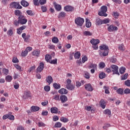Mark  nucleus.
<instances>
[{
  "label": "nucleus",
  "instance_id": "nucleus-41",
  "mask_svg": "<svg viewBox=\"0 0 130 130\" xmlns=\"http://www.w3.org/2000/svg\"><path fill=\"white\" fill-rule=\"evenodd\" d=\"M84 35H85V36H92V34L89 31H85L84 32Z\"/></svg>",
  "mask_w": 130,
  "mask_h": 130
},
{
  "label": "nucleus",
  "instance_id": "nucleus-16",
  "mask_svg": "<svg viewBox=\"0 0 130 130\" xmlns=\"http://www.w3.org/2000/svg\"><path fill=\"white\" fill-rule=\"evenodd\" d=\"M100 49H101V50H109L108 46L106 45H102V46H100Z\"/></svg>",
  "mask_w": 130,
  "mask_h": 130
},
{
  "label": "nucleus",
  "instance_id": "nucleus-51",
  "mask_svg": "<svg viewBox=\"0 0 130 130\" xmlns=\"http://www.w3.org/2000/svg\"><path fill=\"white\" fill-rule=\"evenodd\" d=\"M49 62L53 64H56V63H57V59H55L52 60H51Z\"/></svg>",
  "mask_w": 130,
  "mask_h": 130
},
{
  "label": "nucleus",
  "instance_id": "nucleus-36",
  "mask_svg": "<svg viewBox=\"0 0 130 130\" xmlns=\"http://www.w3.org/2000/svg\"><path fill=\"white\" fill-rule=\"evenodd\" d=\"M13 80V77H12L11 76L8 75L6 76V81L7 82H11Z\"/></svg>",
  "mask_w": 130,
  "mask_h": 130
},
{
  "label": "nucleus",
  "instance_id": "nucleus-56",
  "mask_svg": "<svg viewBox=\"0 0 130 130\" xmlns=\"http://www.w3.org/2000/svg\"><path fill=\"white\" fill-rule=\"evenodd\" d=\"M28 54V51L27 50H25L24 51L21 53V56H26Z\"/></svg>",
  "mask_w": 130,
  "mask_h": 130
},
{
  "label": "nucleus",
  "instance_id": "nucleus-9",
  "mask_svg": "<svg viewBox=\"0 0 130 130\" xmlns=\"http://www.w3.org/2000/svg\"><path fill=\"white\" fill-rule=\"evenodd\" d=\"M85 88L87 91H88L89 92H92V91L94 90V88L92 87L91 84L89 83L85 85Z\"/></svg>",
  "mask_w": 130,
  "mask_h": 130
},
{
  "label": "nucleus",
  "instance_id": "nucleus-27",
  "mask_svg": "<svg viewBox=\"0 0 130 130\" xmlns=\"http://www.w3.org/2000/svg\"><path fill=\"white\" fill-rule=\"evenodd\" d=\"M66 88L68 90H74V89H75V86H74V85H72V84H67L66 85Z\"/></svg>",
  "mask_w": 130,
  "mask_h": 130
},
{
  "label": "nucleus",
  "instance_id": "nucleus-3",
  "mask_svg": "<svg viewBox=\"0 0 130 130\" xmlns=\"http://www.w3.org/2000/svg\"><path fill=\"white\" fill-rule=\"evenodd\" d=\"M18 20H19V22L21 25H25V24L28 22V20L25 18L24 15H20L18 17Z\"/></svg>",
  "mask_w": 130,
  "mask_h": 130
},
{
  "label": "nucleus",
  "instance_id": "nucleus-60",
  "mask_svg": "<svg viewBox=\"0 0 130 130\" xmlns=\"http://www.w3.org/2000/svg\"><path fill=\"white\" fill-rule=\"evenodd\" d=\"M12 61L14 63H17V62H19V59H18V58H17V57H14L13 58Z\"/></svg>",
  "mask_w": 130,
  "mask_h": 130
},
{
  "label": "nucleus",
  "instance_id": "nucleus-62",
  "mask_svg": "<svg viewBox=\"0 0 130 130\" xmlns=\"http://www.w3.org/2000/svg\"><path fill=\"white\" fill-rule=\"evenodd\" d=\"M14 25H15V26H16L17 27H18L19 26V24H20V22H19V20H15L14 21Z\"/></svg>",
  "mask_w": 130,
  "mask_h": 130
},
{
  "label": "nucleus",
  "instance_id": "nucleus-18",
  "mask_svg": "<svg viewBox=\"0 0 130 130\" xmlns=\"http://www.w3.org/2000/svg\"><path fill=\"white\" fill-rule=\"evenodd\" d=\"M100 106L103 108V109H105L106 107V105L105 104V101L103 99H102L100 102Z\"/></svg>",
  "mask_w": 130,
  "mask_h": 130
},
{
  "label": "nucleus",
  "instance_id": "nucleus-39",
  "mask_svg": "<svg viewBox=\"0 0 130 130\" xmlns=\"http://www.w3.org/2000/svg\"><path fill=\"white\" fill-rule=\"evenodd\" d=\"M104 89H105V93L106 94H109V93H110V92H109V87H107L106 86H104Z\"/></svg>",
  "mask_w": 130,
  "mask_h": 130
},
{
  "label": "nucleus",
  "instance_id": "nucleus-59",
  "mask_svg": "<svg viewBox=\"0 0 130 130\" xmlns=\"http://www.w3.org/2000/svg\"><path fill=\"white\" fill-rule=\"evenodd\" d=\"M124 84L125 86H127V87H130V80H127L124 82Z\"/></svg>",
  "mask_w": 130,
  "mask_h": 130
},
{
  "label": "nucleus",
  "instance_id": "nucleus-52",
  "mask_svg": "<svg viewBox=\"0 0 130 130\" xmlns=\"http://www.w3.org/2000/svg\"><path fill=\"white\" fill-rule=\"evenodd\" d=\"M7 35L8 36H12L13 35V30L12 29H9L7 31Z\"/></svg>",
  "mask_w": 130,
  "mask_h": 130
},
{
  "label": "nucleus",
  "instance_id": "nucleus-5",
  "mask_svg": "<svg viewBox=\"0 0 130 130\" xmlns=\"http://www.w3.org/2000/svg\"><path fill=\"white\" fill-rule=\"evenodd\" d=\"M111 69L113 74L118 75L119 76V73L118 72V67L116 65H112Z\"/></svg>",
  "mask_w": 130,
  "mask_h": 130
},
{
  "label": "nucleus",
  "instance_id": "nucleus-54",
  "mask_svg": "<svg viewBox=\"0 0 130 130\" xmlns=\"http://www.w3.org/2000/svg\"><path fill=\"white\" fill-rule=\"evenodd\" d=\"M128 76V74L126 73L124 75L121 76V80H126L127 79V76Z\"/></svg>",
  "mask_w": 130,
  "mask_h": 130
},
{
  "label": "nucleus",
  "instance_id": "nucleus-57",
  "mask_svg": "<svg viewBox=\"0 0 130 130\" xmlns=\"http://www.w3.org/2000/svg\"><path fill=\"white\" fill-rule=\"evenodd\" d=\"M55 127H61V123L57 122L55 124Z\"/></svg>",
  "mask_w": 130,
  "mask_h": 130
},
{
  "label": "nucleus",
  "instance_id": "nucleus-26",
  "mask_svg": "<svg viewBox=\"0 0 130 130\" xmlns=\"http://www.w3.org/2000/svg\"><path fill=\"white\" fill-rule=\"evenodd\" d=\"M59 41V40H58V38L56 37H54L52 39V42L53 43H55V44L58 43Z\"/></svg>",
  "mask_w": 130,
  "mask_h": 130
},
{
  "label": "nucleus",
  "instance_id": "nucleus-46",
  "mask_svg": "<svg viewBox=\"0 0 130 130\" xmlns=\"http://www.w3.org/2000/svg\"><path fill=\"white\" fill-rule=\"evenodd\" d=\"M3 73L4 75H5V76H7V75H8V74H9V70H8L6 68H4L3 69Z\"/></svg>",
  "mask_w": 130,
  "mask_h": 130
},
{
  "label": "nucleus",
  "instance_id": "nucleus-21",
  "mask_svg": "<svg viewBox=\"0 0 130 130\" xmlns=\"http://www.w3.org/2000/svg\"><path fill=\"white\" fill-rule=\"evenodd\" d=\"M20 4L22 6H23V7H28V6H29V3L25 0L21 1V2H20Z\"/></svg>",
  "mask_w": 130,
  "mask_h": 130
},
{
  "label": "nucleus",
  "instance_id": "nucleus-24",
  "mask_svg": "<svg viewBox=\"0 0 130 130\" xmlns=\"http://www.w3.org/2000/svg\"><path fill=\"white\" fill-rule=\"evenodd\" d=\"M45 60H46L47 61V62H50V61L51 60V58H52L51 55H49V54H47L45 56Z\"/></svg>",
  "mask_w": 130,
  "mask_h": 130
},
{
  "label": "nucleus",
  "instance_id": "nucleus-30",
  "mask_svg": "<svg viewBox=\"0 0 130 130\" xmlns=\"http://www.w3.org/2000/svg\"><path fill=\"white\" fill-rule=\"evenodd\" d=\"M117 93L119 95H123V89L120 88L116 90Z\"/></svg>",
  "mask_w": 130,
  "mask_h": 130
},
{
  "label": "nucleus",
  "instance_id": "nucleus-63",
  "mask_svg": "<svg viewBox=\"0 0 130 130\" xmlns=\"http://www.w3.org/2000/svg\"><path fill=\"white\" fill-rule=\"evenodd\" d=\"M124 94H130V89L129 88H126L124 91Z\"/></svg>",
  "mask_w": 130,
  "mask_h": 130
},
{
  "label": "nucleus",
  "instance_id": "nucleus-20",
  "mask_svg": "<svg viewBox=\"0 0 130 130\" xmlns=\"http://www.w3.org/2000/svg\"><path fill=\"white\" fill-rule=\"evenodd\" d=\"M58 92L60 94H68V90L64 88H61L58 90Z\"/></svg>",
  "mask_w": 130,
  "mask_h": 130
},
{
  "label": "nucleus",
  "instance_id": "nucleus-4",
  "mask_svg": "<svg viewBox=\"0 0 130 130\" xmlns=\"http://www.w3.org/2000/svg\"><path fill=\"white\" fill-rule=\"evenodd\" d=\"M117 30H118V28L114 25H111L108 27V31L109 32H115Z\"/></svg>",
  "mask_w": 130,
  "mask_h": 130
},
{
  "label": "nucleus",
  "instance_id": "nucleus-11",
  "mask_svg": "<svg viewBox=\"0 0 130 130\" xmlns=\"http://www.w3.org/2000/svg\"><path fill=\"white\" fill-rule=\"evenodd\" d=\"M46 81L47 83L49 84V85H50V84L53 82V79L51 76H49L46 78Z\"/></svg>",
  "mask_w": 130,
  "mask_h": 130
},
{
  "label": "nucleus",
  "instance_id": "nucleus-34",
  "mask_svg": "<svg viewBox=\"0 0 130 130\" xmlns=\"http://www.w3.org/2000/svg\"><path fill=\"white\" fill-rule=\"evenodd\" d=\"M22 37L24 39L25 42H28V38H27V36L26 33H23L22 34Z\"/></svg>",
  "mask_w": 130,
  "mask_h": 130
},
{
  "label": "nucleus",
  "instance_id": "nucleus-50",
  "mask_svg": "<svg viewBox=\"0 0 130 130\" xmlns=\"http://www.w3.org/2000/svg\"><path fill=\"white\" fill-rule=\"evenodd\" d=\"M35 69H36V67H35V66H34L31 67H30L27 71V72L28 73H30L32 72V71H34V70H35Z\"/></svg>",
  "mask_w": 130,
  "mask_h": 130
},
{
  "label": "nucleus",
  "instance_id": "nucleus-45",
  "mask_svg": "<svg viewBox=\"0 0 130 130\" xmlns=\"http://www.w3.org/2000/svg\"><path fill=\"white\" fill-rule=\"evenodd\" d=\"M99 66L100 68V69H104V68H105V63L103 62H101L99 63Z\"/></svg>",
  "mask_w": 130,
  "mask_h": 130
},
{
  "label": "nucleus",
  "instance_id": "nucleus-31",
  "mask_svg": "<svg viewBox=\"0 0 130 130\" xmlns=\"http://www.w3.org/2000/svg\"><path fill=\"white\" fill-rule=\"evenodd\" d=\"M81 56V53L80 52H76L74 54V57L76 59H79L80 58V57Z\"/></svg>",
  "mask_w": 130,
  "mask_h": 130
},
{
  "label": "nucleus",
  "instance_id": "nucleus-7",
  "mask_svg": "<svg viewBox=\"0 0 130 130\" xmlns=\"http://www.w3.org/2000/svg\"><path fill=\"white\" fill-rule=\"evenodd\" d=\"M25 29H26V26L25 25L22 26L19 28H17V34H18L19 35H21V34L23 33V30H25Z\"/></svg>",
  "mask_w": 130,
  "mask_h": 130
},
{
  "label": "nucleus",
  "instance_id": "nucleus-6",
  "mask_svg": "<svg viewBox=\"0 0 130 130\" xmlns=\"http://www.w3.org/2000/svg\"><path fill=\"white\" fill-rule=\"evenodd\" d=\"M44 69V63L43 62L40 63L39 66L37 68V73H41Z\"/></svg>",
  "mask_w": 130,
  "mask_h": 130
},
{
  "label": "nucleus",
  "instance_id": "nucleus-55",
  "mask_svg": "<svg viewBox=\"0 0 130 130\" xmlns=\"http://www.w3.org/2000/svg\"><path fill=\"white\" fill-rule=\"evenodd\" d=\"M44 90L46 92H49V91H50V87L48 85L44 87Z\"/></svg>",
  "mask_w": 130,
  "mask_h": 130
},
{
  "label": "nucleus",
  "instance_id": "nucleus-17",
  "mask_svg": "<svg viewBox=\"0 0 130 130\" xmlns=\"http://www.w3.org/2000/svg\"><path fill=\"white\" fill-rule=\"evenodd\" d=\"M66 16H67V13L66 12L62 11L59 13L58 18H66Z\"/></svg>",
  "mask_w": 130,
  "mask_h": 130
},
{
  "label": "nucleus",
  "instance_id": "nucleus-64",
  "mask_svg": "<svg viewBox=\"0 0 130 130\" xmlns=\"http://www.w3.org/2000/svg\"><path fill=\"white\" fill-rule=\"evenodd\" d=\"M17 130H25V128H24V127L20 125L17 126Z\"/></svg>",
  "mask_w": 130,
  "mask_h": 130
},
{
  "label": "nucleus",
  "instance_id": "nucleus-32",
  "mask_svg": "<svg viewBox=\"0 0 130 130\" xmlns=\"http://www.w3.org/2000/svg\"><path fill=\"white\" fill-rule=\"evenodd\" d=\"M54 89H58L60 88V84L56 83H54L53 85Z\"/></svg>",
  "mask_w": 130,
  "mask_h": 130
},
{
  "label": "nucleus",
  "instance_id": "nucleus-13",
  "mask_svg": "<svg viewBox=\"0 0 130 130\" xmlns=\"http://www.w3.org/2000/svg\"><path fill=\"white\" fill-rule=\"evenodd\" d=\"M60 100H61L62 103H65L68 101V97L66 95H61L60 96Z\"/></svg>",
  "mask_w": 130,
  "mask_h": 130
},
{
  "label": "nucleus",
  "instance_id": "nucleus-2",
  "mask_svg": "<svg viewBox=\"0 0 130 130\" xmlns=\"http://www.w3.org/2000/svg\"><path fill=\"white\" fill-rule=\"evenodd\" d=\"M75 24H76L77 26H79L81 27L83 26V24H84L85 20L84 19V18H82L81 17H78L75 19Z\"/></svg>",
  "mask_w": 130,
  "mask_h": 130
},
{
  "label": "nucleus",
  "instance_id": "nucleus-33",
  "mask_svg": "<svg viewBox=\"0 0 130 130\" xmlns=\"http://www.w3.org/2000/svg\"><path fill=\"white\" fill-rule=\"evenodd\" d=\"M106 76V75L105 74V73H104V72H102L99 74V77L100 78V79H104Z\"/></svg>",
  "mask_w": 130,
  "mask_h": 130
},
{
  "label": "nucleus",
  "instance_id": "nucleus-44",
  "mask_svg": "<svg viewBox=\"0 0 130 130\" xmlns=\"http://www.w3.org/2000/svg\"><path fill=\"white\" fill-rule=\"evenodd\" d=\"M60 121H62V122H68V121H69V119H68L64 117H62L60 118Z\"/></svg>",
  "mask_w": 130,
  "mask_h": 130
},
{
  "label": "nucleus",
  "instance_id": "nucleus-53",
  "mask_svg": "<svg viewBox=\"0 0 130 130\" xmlns=\"http://www.w3.org/2000/svg\"><path fill=\"white\" fill-rule=\"evenodd\" d=\"M8 119H10V120H14V119H15V116L13 115L8 114Z\"/></svg>",
  "mask_w": 130,
  "mask_h": 130
},
{
  "label": "nucleus",
  "instance_id": "nucleus-35",
  "mask_svg": "<svg viewBox=\"0 0 130 130\" xmlns=\"http://www.w3.org/2000/svg\"><path fill=\"white\" fill-rule=\"evenodd\" d=\"M33 55L35 56H39V54H40V50H35L32 52Z\"/></svg>",
  "mask_w": 130,
  "mask_h": 130
},
{
  "label": "nucleus",
  "instance_id": "nucleus-48",
  "mask_svg": "<svg viewBox=\"0 0 130 130\" xmlns=\"http://www.w3.org/2000/svg\"><path fill=\"white\" fill-rule=\"evenodd\" d=\"M118 48L119 50H122V51H123V50H124V45H123V44L120 45Z\"/></svg>",
  "mask_w": 130,
  "mask_h": 130
},
{
  "label": "nucleus",
  "instance_id": "nucleus-10",
  "mask_svg": "<svg viewBox=\"0 0 130 130\" xmlns=\"http://www.w3.org/2000/svg\"><path fill=\"white\" fill-rule=\"evenodd\" d=\"M90 43H91L92 45H98L99 43H100V41H99L98 39H92L90 41Z\"/></svg>",
  "mask_w": 130,
  "mask_h": 130
},
{
  "label": "nucleus",
  "instance_id": "nucleus-38",
  "mask_svg": "<svg viewBox=\"0 0 130 130\" xmlns=\"http://www.w3.org/2000/svg\"><path fill=\"white\" fill-rule=\"evenodd\" d=\"M104 114L110 116L111 115V111H110L109 109H106L104 111Z\"/></svg>",
  "mask_w": 130,
  "mask_h": 130
},
{
  "label": "nucleus",
  "instance_id": "nucleus-42",
  "mask_svg": "<svg viewBox=\"0 0 130 130\" xmlns=\"http://www.w3.org/2000/svg\"><path fill=\"white\" fill-rule=\"evenodd\" d=\"M41 10L43 13H45L46 12H47V7L45 6H42L41 7Z\"/></svg>",
  "mask_w": 130,
  "mask_h": 130
},
{
  "label": "nucleus",
  "instance_id": "nucleus-37",
  "mask_svg": "<svg viewBox=\"0 0 130 130\" xmlns=\"http://www.w3.org/2000/svg\"><path fill=\"white\" fill-rule=\"evenodd\" d=\"M89 69H97V64H94V63H91L89 66Z\"/></svg>",
  "mask_w": 130,
  "mask_h": 130
},
{
  "label": "nucleus",
  "instance_id": "nucleus-14",
  "mask_svg": "<svg viewBox=\"0 0 130 130\" xmlns=\"http://www.w3.org/2000/svg\"><path fill=\"white\" fill-rule=\"evenodd\" d=\"M109 52V50H104V52L100 51V55L101 56H107V55H108Z\"/></svg>",
  "mask_w": 130,
  "mask_h": 130
},
{
  "label": "nucleus",
  "instance_id": "nucleus-15",
  "mask_svg": "<svg viewBox=\"0 0 130 130\" xmlns=\"http://www.w3.org/2000/svg\"><path fill=\"white\" fill-rule=\"evenodd\" d=\"M30 96V91H25L23 95V99H27V98H29Z\"/></svg>",
  "mask_w": 130,
  "mask_h": 130
},
{
  "label": "nucleus",
  "instance_id": "nucleus-29",
  "mask_svg": "<svg viewBox=\"0 0 130 130\" xmlns=\"http://www.w3.org/2000/svg\"><path fill=\"white\" fill-rule=\"evenodd\" d=\"M17 3L18 2H12L10 4V6L11 8L16 9V8H17Z\"/></svg>",
  "mask_w": 130,
  "mask_h": 130
},
{
  "label": "nucleus",
  "instance_id": "nucleus-25",
  "mask_svg": "<svg viewBox=\"0 0 130 130\" xmlns=\"http://www.w3.org/2000/svg\"><path fill=\"white\" fill-rule=\"evenodd\" d=\"M58 112V109L56 107H53L51 108V113L56 114Z\"/></svg>",
  "mask_w": 130,
  "mask_h": 130
},
{
  "label": "nucleus",
  "instance_id": "nucleus-28",
  "mask_svg": "<svg viewBox=\"0 0 130 130\" xmlns=\"http://www.w3.org/2000/svg\"><path fill=\"white\" fill-rule=\"evenodd\" d=\"M14 14L17 17H20V16H23V15H22V12H21V11L20 10H15L14 11Z\"/></svg>",
  "mask_w": 130,
  "mask_h": 130
},
{
  "label": "nucleus",
  "instance_id": "nucleus-43",
  "mask_svg": "<svg viewBox=\"0 0 130 130\" xmlns=\"http://www.w3.org/2000/svg\"><path fill=\"white\" fill-rule=\"evenodd\" d=\"M45 125V124L43 123V122L40 121L38 123V126H39V127H44Z\"/></svg>",
  "mask_w": 130,
  "mask_h": 130
},
{
  "label": "nucleus",
  "instance_id": "nucleus-49",
  "mask_svg": "<svg viewBox=\"0 0 130 130\" xmlns=\"http://www.w3.org/2000/svg\"><path fill=\"white\" fill-rule=\"evenodd\" d=\"M109 18H106L102 20L103 24H107L108 23H109Z\"/></svg>",
  "mask_w": 130,
  "mask_h": 130
},
{
  "label": "nucleus",
  "instance_id": "nucleus-61",
  "mask_svg": "<svg viewBox=\"0 0 130 130\" xmlns=\"http://www.w3.org/2000/svg\"><path fill=\"white\" fill-rule=\"evenodd\" d=\"M47 0H39L40 5H45L46 4Z\"/></svg>",
  "mask_w": 130,
  "mask_h": 130
},
{
  "label": "nucleus",
  "instance_id": "nucleus-40",
  "mask_svg": "<svg viewBox=\"0 0 130 130\" xmlns=\"http://www.w3.org/2000/svg\"><path fill=\"white\" fill-rule=\"evenodd\" d=\"M119 72L120 74H124V73L125 72V68H123V67L120 68L119 69Z\"/></svg>",
  "mask_w": 130,
  "mask_h": 130
},
{
  "label": "nucleus",
  "instance_id": "nucleus-23",
  "mask_svg": "<svg viewBox=\"0 0 130 130\" xmlns=\"http://www.w3.org/2000/svg\"><path fill=\"white\" fill-rule=\"evenodd\" d=\"M92 26V24L91 23V22H90V20H89V19L86 18V28H90Z\"/></svg>",
  "mask_w": 130,
  "mask_h": 130
},
{
  "label": "nucleus",
  "instance_id": "nucleus-19",
  "mask_svg": "<svg viewBox=\"0 0 130 130\" xmlns=\"http://www.w3.org/2000/svg\"><path fill=\"white\" fill-rule=\"evenodd\" d=\"M102 24H103L102 20H101L99 18H97L95 21V24L98 25V26H100V25H102Z\"/></svg>",
  "mask_w": 130,
  "mask_h": 130
},
{
  "label": "nucleus",
  "instance_id": "nucleus-8",
  "mask_svg": "<svg viewBox=\"0 0 130 130\" xmlns=\"http://www.w3.org/2000/svg\"><path fill=\"white\" fill-rule=\"evenodd\" d=\"M64 10L66 12H73L75 8L71 6H66L64 7Z\"/></svg>",
  "mask_w": 130,
  "mask_h": 130
},
{
  "label": "nucleus",
  "instance_id": "nucleus-12",
  "mask_svg": "<svg viewBox=\"0 0 130 130\" xmlns=\"http://www.w3.org/2000/svg\"><path fill=\"white\" fill-rule=\"evenodd\" d=\"M54 8L55 9V10H56V11H60L61 10V6H60V5H58L56 3L54 2L53 3Z\"/></svg>",
  "mask_w": 130,
  "mask_h": 130
},
{
  "label": "nucleus",
  "instance_id": "nucleus-1",
  "mask_svg": "<svg viewBox=\"0 0 130 130\" xmlns=\"http://www.w3.org/2000/svg\"><path fill=\"white\" fill-rule=\"evenodd\" d=\"M101 11L99 12V15L102 17H107V6H103L101 7Z\"/></svg>",
  "mask_w": 130,
  "mask_h": 130
},
{
  "label": "nucleus",
  "instance_id": "nucleus-22",
  "mask_svg": "<svg viewBox=\"0 0 130 130\" xmlns=\"http://www.w3.org/2000/svg\"><path fill=\"white\" fill-rule=\"evenodd\" d=\"M39 109H40L39 107L32 106L31 107V111H32V112H35L36 111H38L39 110Z\"/></svg>",
  "mask_w": 130,
  "mask_h": 130
},
{
  "label": "nucleus",
  "instance_id": "nucleus-47",
  "mask_svg": "<svg viewBox=\"0 0 130 130\" xmlns=\"http://www.w3.org/2000/svg\"><path fill=\"white\" fill-rule=\"evenodd\" d=\"M87 60H88V57H87L86 56H84L82 58V62L83 63H85Z\"/></svg>",
  "mask_w": 130,
  "mask_h": 130
},
{
  "label": "nucleus",
  "instance_id": "nucleus-58",
  "mask_svg": "<svg viewBox=\"0 0 130 130\" xmlns=\"http://www.w3.org/2000/svg\"><path fill=\"white\" fill-rule=\"evenodd\" d=\"M26 13L29 16H34V14H33V12H32L31 10H27V11H26Z\"/></svg>",
  "mask_w": 130,
  "mask_h": 130
}]
</instances>
